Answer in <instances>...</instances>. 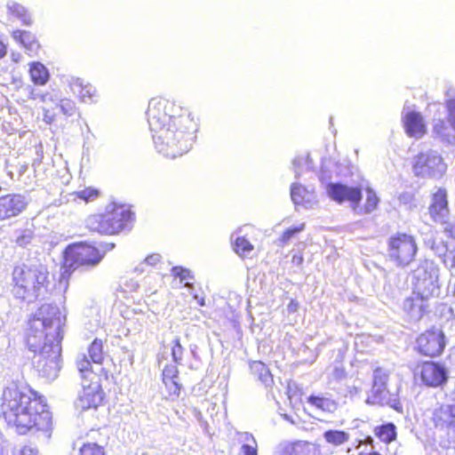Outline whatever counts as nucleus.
<instances>
[{"instance_id":"34","label":"nucleus","mask_w":455,"mask_h":455,"mask_svg":"<svg viewBox=\"0 0 455 455\" xmlns=\"http://www.w3.org/2000/svg\"><path fill=\"white\" fill-rule=\"evenodd\" d=\"M308 403L326 411H333L336 409V403L332 400L325 397L310 395L308 397Z\"/></svg>"},{"instance_id":"27","label":"nucleus","mask_w":455,"mask_h":455,"mask_svg":"<svg viewBox=\"0 0 455 455\" xmlns=\"http://www.w3.org/2000/svg\"><path fill=\"white\" fill-rule=\"evenodd\" d=\"M374 435L382 442L391 443L396 439V427L394 423L388 422L377 426L374 428Z\"/></svg>"},{"instance_id":"33","label":"nucleus","mask_w":455,"mask_h":455,"mask_svg":"<svg viewBox=\"0 0 455 455\" xmlns=\"http://www.w3.org/2000/svg\"><path fill=\"white\" fill-rule=\"evenodd\" d=\"M308 195L307 189L300 183H292L291 186V198L294 204H303L306 201V196Z\"/></svg>"},{"instance_id":"24","label":"nucleus","mask_w":455,"mask_h":455,"mask_svg":"<svg viewBox=\"0 0 455 455\" xmlns=\"http://www.w3.org/2000/svg\"><path fill=\"white\" fill-rule=\"evenodd\" d=\"M251 372L266 387L274 383L273 376L268 367L261 361H251L249 363Z\"/></svg>"},{"instance_id":"31","label":"nucleus","mask_w":455,"mask_h":455,"mask_svg":"<svg viewBox=\"0 0 455 455\" xmlns=\"http://www.w3.org/2000/svg\"><path fill=\"white\" fill-rule=\"evenodd\" d=\"M171 273L173 276L178 277L180 283H184V286L191 289L193 288V283L189 281L194 280L195 276L190 269L175 266L172 268Z\"/></svg>"},{"instance_id":"50","label":"nucleus","mask_w":455,"mask_h":455,"mask_svg":"<svg viewBox=\"0 0 455 455\" xmlns=\"http://www.w3.org/2000/svg\"><path fill=\"white\" fill-rule=\"evenodd\" d=\"M332 163L331 160H325L323 162V164H322V167H321V172H322V177L321 179L322 180H324V179H331V176L327 174V167L329 165H331Z\"/></svg>"},{"instance_id":"41","label":"nucleus","mask_w":455,"mask_h":455,"mask_svg":"<svg viewBox=\"0 0 455 455\" xmlns=\"http://www.w3.org/2000/svg\"><path fill=\"white\" fill-rule=\"evenodd\" d=\"M91 360H89L85 355H83V358L77 361V369L82 375V378L88 379L92 374V370L91 367Z\"/></svg>"},{"instance_id":"47","label":"nucleus","mask_w":455,"mask_h":455,"mask_svg":"<svg viewBox=\"0 0 455 455\" xmlns=\"http://www.w3.org/2000/svg\"><path fill=\"white\" fill-rule=\"evenodd\" d=\"M242 455H258L256 446H252L250 443H243L241 447Z\"/></svg>"},{"instance_id":"17","label":"nucleus","mask_w":455,"mask_h":455,"mask_svg":"<svg viewBox=\"0 0 455 455\" xmlns=\"http://www.w3.org/2000/svg\"><path fill=\"white\" fill-rule=\"evenodd\" d=\"M429 213L435 222H447L449 207L446 189L440 188L433 194Z\"/></svg>"},{"instance_id":"60","label":"nucleus","mask_w":455,"mask_h":455,"mask_svg":"<svg viewBox=\"0 0 455 455\" xmlns=\"http://www.w3.org/2000/svg\"><path fill=\"white\" fill-rule=\"evenodd\" d=\"M198 304H199L200 306H204V305H205V303H204V299L201 298L200 299H198Z\"/></svg>"},{"instance_id":"55","label":"nucleus","mask_w":455,"mask_h":455,"mask_svg":"<svg viewBox=\"0 0 455 455\" xmlns=\"http://www.w3.org/2000/svg\"><path fill=\"white\" fill-rule=\"evenodd\" d=\"M7 53V49L5 44L0 39V59L4 58Z\"/></svg>"},{"instance_id":"23","label":"nucleus","mask_w":455,"mask_h":455,"mask_svg":"<svg viewBox=\"0 0 455 455\" xmlns=\"http://www.w3.org/2000/svg\"><path fill=\"white\" fill-rule=\"evenodd\" d=\"M12 36L26 49L28 54L35 53L39 47L36 36L30 31L18 29L12 32Z\"/></svg>"},{"instance_id":"4","label":"nucleus","mask_w":455,"mask_h":455,"mask_svg":"<svg viewBox=\"0 0 455 455\" xmlns=\"http://www.w3.org/2000/svg\"><path fill=\"white\" fill-rule=\"evenodd\" d=\"M48 269L39 261L16 266L12 272L15 297L32 301L44 298L48 291Z\"/></svg>"},{"instance_id":"56","label":"nucleus","mask_w":455,"mask_h":455,"mask_svg":"<svg viewBox=\"0 0 455 455\" xmlns=\"http://www.w3.org/2000/svg\"><path fill=\"white\" fill-rule=\"evenodd\" d=\"M447 396L453 402H455V381L453 384V387L447 393Z\"/></svg>"},{"instance_id":"52","label":"nucleus","mask_w":455,"mask_h":455,"mask_svg":"<svg viewBox=\"0 0 455 455\" xmlns=\"http://www.w3.org/2000/svg\"><path fill=\"white\" fill-rule=\"evenodd\" d=\"M114 247H115V243H100L98 248L100 250L101 254H103V256H104L107 251H111Z\"/></svg>"},{"instance_id":"37","label":"nucleus","mask_w":455,"mask_h":455,"mask_svg":"<svg viewBox=\"0 0 455 455\" xmlns=\"http://www.w3.org/2000/svg\"><path fill=\"white\" fill-rule=\"evenodd\" d=\"M366 194L367 196L364 205V212L366 213H371L378 207L379 198L378 197L375 191L371 188H367Z\"/></svg>"},{"instance_id":"40","label":"nucleus","mask_w":455,"mask_h":455,"mask_svg":"<svg viewBox=\"0 0 455 455\" xmlns=\"http://www.w3.org/2000/svg\"><path fill=\"white\" fill-rule=\"evenodd\" d=\"M447 116L446 120L451 130L455 132V99H449L445 103Z\"/></svg>"},{"instance_id":"35","label":"nucleus","mask_w":455,"mask_h":455,"mask_svg":"<svg viewBox=\"0 0 455 455\" xmlns=\"http://www.w3.org/2000/svg\"><path fill=\"white\" fill-rule=\"evenodd\" d=\"M451 126L445 120H435L433 126L434 132L443 140H449L451 137Z\"/></svg>"},{"instance_id":"61","label":"nucleus","mask_w":455,"mask_h":455,"mask_svg":"<svg viewBox=\"0 0 455 455\" xmlns=\"http://www.w3.org/2000/svg\"><path fill=\"white\" fill-rule=\"evenodd\" d=\"M369 455H381V454L378 451H371L369 453Z\"/></svg>"},{"instance_id":"43","label":"nucleus","mask_w":455,"mask_h":455,"mask_svg":"<svg viewBox=\"0 0 455 455\" xmlns=\"http://www.w3.org/2000/svg\"><path fill=\"white\" fill-rule=\"evenodd\" d=\"M76 196L85 202L93 201L99 196V190L92 188H87L83 190L77 191Z\"/></svg>"},{"instance_id":"49","label":"nucleus","mask_w":455,"mask_h":455,"mask_svg":"<svg viewBox=\"0 0 455 455\" xmlns=\"http://www.w3.org/2000/svg\"><path fill=\"white\" fill-rule=\"evenodd\" d=\"M19 455H39L38 451L36 448H32L30 446H24Z\"/></svg>"},{"instance_id":"2","label":"nucleus","mask_w":455,"mask_h":455,"mask_svg":"<svg viewBox=\"0 0 455 455\" xmlns=\"http://www.w3.org/2000/svg\"><path fill=\"white\" fill-rule=\"evenodd\" d=\"M1 411L7 425L19 435L43 432L50 437L52 413L36 393L11 383L3 391Z\"/></svg>"},{"instance_id":"5","label":"nucleus","mask_w":455,"mask_h":455,"mask_svg":"<svg viewBox=\"0 0 455 455\" xmlns=\"http://www.w3.org/2000/svg\"><path fill=\"white\" fill-rule=\"evenodd\" d=\"M134 214L124 204H111L104 213L91 215L86 220V227L92 232L102 235H114L123 230H130Z\"/></svg>"},{"instance_id":"57","label":"nucleus","mask_w":455,"mask_h":455,"mask_svg":"<svg viewBox=\"0 0 455 455\" xmlns=\"http://www.w3.org/2000/svg\"><path fill=\"white\" fill-rule=\"evenodd\" d=\"M194 413H195V416L196 417V419L199 420V422L201 424H203L204 422L201 420L202 419V414L199 411H197L196 409L194 410Z\"/></svg>"},{"instance_id":"45","label":"nucleus","mask_w":455,"mask_h":455,"mask_svg":"<svg viewBox=\"0 0 455 455\" xmlns=\"http://www.w3.org/2000/svg\"><path fill=\"white\" fill-rule=\"evenodd\" d=\"M26 90L28 91V98L31 100H40L41 102H46L51 99V95L49 93H42L30 85H28Z\"/></svg>"},{"instance_id":"44","label":"nucleus","mask_w":455,"mask_h":455,"mask_svg":"<svg viewBox=\"0 0 455 455\" xmlns=\"http://www.w3.org/2000/svg\"><path fill=\"white\" fill-rule=\"evenodd\" d=\"M165 387L169 389V395L172 397H178L180 393L181 384L180 379L164 381Z\"/></svg>"},{"instance_id":"54","label":"nucleus","mask_w":455,"mask_h":455,"mask_svg":"<svg viewBox=\"0 0 455 455\" xmlns=\"http://www.w3.org/2000/svg\"><path fill=\"white\" fill-rule=\"evenodd\" d=\"M298 309H299V303L296 300L291 299L287 306L288 312L295 313Z\"/></svg>"},{"instance_id":"12","label":"nucleus","mask_w":455,"mask_h":455,"mask_svg":"<svg viewBox=\"0 0 455 455\" xmlns=\"http://www.w3.org/2000/svg\"><path fill=\"white\" fill-rule=\"evenodd\" d=\"M416 373L426 387L442 388L448 382L450 372L443 363L425 361L418 364Z\"/></svg>"},{"instance_id":"62","label":"nucleus","mask_w":455,"mask_h":455,"mask_svg":"<svg viewBox=\"0 0 455 455\" xmlns=\"http://www.w3.org/2000/svg\"><path fill=\"white\" fill-rule=\"evenodd\" d=\"M44 118L50 119V116H47V114L44 115Z\"/></svg>"},{"instance_id":"30","label":"nucleus","mask_w":455,"mask_h":455,"mask_svg":"<svg viewBox=\"0 0 455 455\" xmlns=\"http://www.w3.org/2000/svg\"><path fill=\"white\" fill-rule=\"evenodd\" d=\"M88 353L92 363L101 364L104 359L102 340L95 339L90 345Z\"/></svg>"},{"instance_id":"1","label":"nucleus","mask_w":455,"mask_h":455,"mask_svg":"<svg viewBox=\"0 0 455 455\" xmlns=\"http://www.w3.org/2000/svg\"><path fill=\"white\" fill-rule=\"evenodd\" d=\"M146 115L159 154L176 158L190 150L198 125L188 109L164 98H152Z\"/></svg>"},{"instance_id":"29","label":"nucleus","mask_w":455,"mask_h":455,"mask_svg":"<svg viewBox=\"0 0 455 455\" xmlns=\"http://www.w3.org/2000/svg\"><path fill=\"white\" fill-rule=\"evenodd\" d=\"M292 165L296 179H299L304 171H309L313 168V164L308 154L296 156L293 159Z\"/></svg>"},{"instance_id":"38","label":"nucleus","mask_w":455,"mask_h":455,"mask_svg":"<svg viewBox=\"0 0 455 455\" xmlns=\"http://www.w3.org/2000/svg\"><path fill=\"white\" fill-rule=\"evenodd\" d=\"M80 455H105L102 446L95 443H84L79 450Z\"/></svg>"},{"instance_id":"39","label":"nucleus","mask_w":455,"mask_h":455,"mask_svg":"<svg viewBox=\"0 0 455 455\" xmlns=\"http://www.w3.org/2000/svg\"><path fill=\"white\" fill-rule=\"evenodd\" d=\"M183 353L184 347L180 344V338H175L172 341V357L173 363L181 364Z\"/></svg>"},{"instance_id":"19","label":"nucleus","mask_w":455,"mask_h":455,"mask_svg":"<svg viewBox=\"0 0 455 455\" xmlns=\"http://www.w3.org/2000/svg\"><path fill=\"white\" fill-rule=\"evenodd\" d=\"M436 427L455 433V404H442L434 412Z\"/></svg>"},{"instance_id":"64","label":"nucleus","mask_w":455,"mask_h":455,"mask_svg":"<svg viewBox=\"0 0 455 455\" xmlns=\"http://www.w3.org/2000/svg\"><path fill=\"white\" fill-rule=\"evenodd\" d=\"M453 357L455 358V349H454V352H453Z\"/></svg>"},{"instance_id":"28","label":"nucleus","mask_w":455,"mask_h":455,"mask_svg":"<svg viewBox=\"0 0 455 455\" xmlns=\"http://www.w3.org/2000/svg\"><path fill=\"white\" fill-rule=\"evenodd\" d=\"M326 443L334 445L339 446L349 440V434L343 430H327L323 435Z\"/></svg>"},{"instance_id":"53","label":"nucleus","mask_w":455,"mask_h":455,"mask_svg":"<svg viewBox=\"0 0 455 455\" xmlns=\"http://www.w3.org/2000/svg\"><path fill=\"white\" fill-rule=\"evenodd\" d=\"M241 436H242V440L243 442H252L253 443L252 446H256L257 447L256 440H255L254 436L251 433L244 432V433H243L241 435Z\"/></svg>"},{"instance_id":"63","label":"nucleus","mask_w":455,"mask_h":455,"mask_svg":"<svg viewBox=\"0 0 455 455\" xmlns=\"http://www.w3.org/2000/svg\"><path fill=\"white\" fill-rule=\"evenodd\" d=\"M44 118L50 119V116H47V114L44 115Z\"/></svg>"},{"instance_id":"11","label":"nucleus","mask_w":455,"mask_h":455,"mask_svg":"<svg viewBox=\"0 0 455 455\" xmlns=\"http://www.w3.org/2000/svg\"><path fill=\"white\" fill-rule=\"evenodd\" d=\"M417 251L418 246L412 235L399 233L388 240V258L398 267L408 266Z\"/></svg>"},{"instance_id":"51","label":"nucleus","mask_w":455,"mask_h":455,"mask_svg":"<svg viewBox=\"0 0 455 455\" xmlns=\"http://www.w3.org/2000/svg\"><path fill=\"white\" fill-rule=\"evenodd\" d=\"M304 259L300 253H295L291 257V263L296 267H301L303 264Z\"/></svg>"},{"instance_id":"18","label":"nucleus","mask_w":455,"mask_h":455,"mask_svg":"<svg viewBox=\"0 0 455 455\" xmlns=\"http://www.w3.org/2000/svg\"><path fill=\"white\" fill-rule=\"evenodd\" d=\"M403 122L405 132L409 137L420 139L427 133V126L419 112L411 110L404 113L403 111Z\"/></svg>"},{"instance_id":"10","label":"nucleus","mask_w":455,"mask_h":455,"mask_svg":"<svg viewBox=\"0 0 455 455\" xmlns=\"http://www.w3.org/2000/svg\"><path fill=\"white\" fill-rule=\"evenodd\" d=\"M412 168L418 177L438 180L445 173L447 165L436 150L427 149L413 158Z\"/></svg>"},{"instance_id":"22","label":"nucleus","mask_w":455,"mask_h":455,"mask_svg":"<svg viewBox=\"0 0 455 455\" xmlns=\"http://www.w3.org/2000/svg\"><path fill=\"white\" fill-rule=\"evenodd\" d=\"M35 238V226L28 221L25 222L23 226L18 227L13 230L11 240L16 243L17 246L26 248L29 245Z\"/></svg>"},{"instance_id":"58","label":"nucleus","mask_w":455,"mask_h":455,"mask_svg":"<svg viewBox=\"0 0 455 455\" xmlns=\"http://www.w3.org/2000/svg\"><path fill=\"white\" fill-rule=\"evenodd\" d=\"M301 445L298 443H294L291 447V450H292V452H296V451L298 450V448H300Z\"/></svg>"},{"instance_id":"36","label":"nucleus","mask_w":455,"mask_h":455,"mask_svg":"<svg viewBox=\"0 0 455 455\" xmlns=\"http://www.w3.org/2000/svg\"><path fill=\"white\" fill-rule=\"evenodd\" d=\"M305 229V223H301L298 226H294L287 228L281 237L279 238L278 245L283 246L289 243V241L294 237L297 234L302 232Z\"/></svg>"},{"instance_id":"3","label":"nucleus","mask_w":455,"mask_h":455,"mask_svg":"<svg viewBox=\"0 0 455 455\" xmlns=\"http://www.w3.org/2000/svg\"><path fill=\"white\" fill-rule=\"evenodd\" d=\"M66 312L57 305L43 304L28 319L26 342L29 350H36L40 341L61 343L66 324Z\"/></svg>"},{"instance_id":"13","label":"nucleus","mask_w":455,"mask_h":455,"mask_svg":"<svg viewBox=\"0 0 455 455\" xmlns=\"http://www.w3.org/2000/svg\"><path fill=\"white\" fill-rule=\"evenodd\" d=\"M445 346V335L440 330L427 331L417 339V348L426 356L434 357L441 355Z\"/></svg>"},{"instance_id":"42","label":"nucleus","mask_w":455,"mask_h":455,"mask_svg":"<svg viewBox=\"0 0 455 455\" xmlns=\"http://www.w3.org/2000/svg\"><path fill=\"white\" fill-rule=\"evenodd\" d=\"M178 363H170L165 365L163 370V381L179 379Z\"/></svg>"},{"instance_id":"59","label":"nucleus","mask_w":455,"mask_h":455,"mask_svg":"<svg viewBox=\"0 0 455 455\" xmlns=\"http://www.w3.org/2000/svg\"><path fill=\"white\" fill-rule=\"evenodd\" d=\"M450 232L451 234V236H453L455 238V225L451 226Z\"/></svg>"},{"instance_id":"14","label":"nucleus","mask_w":455,"mask_h":455,"mask_svg":"<svg viewBox=\"0 0 455 455\" xmlns=\"http://www.w3.org/2000/svg\"><path fill=\"white\" fill-rule=\"evenodd\" d=\"M103 393L98 381L91 379L88 385L83 383V388L75 401L76 411L83 412L90 409H97L102 403Z\"/></svg>"},{"instance_id":"48","label":"nucleus","mask_w":455,"mask_h":455,"mask_svg":"<svg viewBox=\"0 0 455 455\" xmlns=\"http://www.w3.org/2000/svg\"><path fill=\"white\" fill-rule=\"evenodd\" d=\"M161 259V255L158 254V253H153L151 255H148L146 259H145V262L148 264V265H150V266H155L156 265Z\"/></svg>"},{"instance_id":"15","label":"nucleus","mask_w":455,"mask_h":455,"mask_svg":"<svg viewBox=\"0 0 455 455\" xmlns=\"http://www.w3.org/2000/svg\"><path fill=\"white\" fill-rule=\"evenodd\" d=\"M328 196L338 204L349 202L354 207L358 206L362 200V189L349 187L340 182H329L326 186Z\"/></svg>"},{"instance_id":"20","label":"nucleus","mask_w":455,"mask_h":455,"mask_svg":"<svg viewBox=\"0 0 455 455\" xmlns=\"http://www.w3.org/2000/svg\"><path fill=\"white\" fill-rule=\"evenodd\" d=\"M70 90L79 96L84 103L92 104L97 101V90L91 84H84L81 78L72 77L68 81Z\"/></svg>"},{"instance_id":"32","label":"nucleus","mask_w":455,"mask_h":455,"mask_svg":"<svg viewBox=\"0 0 455 455\" xmlns=\"http://www.w3.org/2000/svg\"><path fill=\"white\" fill-rule=\"evenodd\" d=\"M234 251L242 258L249 257L253 245L243 236H238L234 243Z\"/></svg>"},{"instance_id":"26","label":"nucleus","mask_w":455,"mask_h":455,"mask_svg":"<svg viewBox=\"0 0 455 455\" xmlns=\"http://www.w3.org/2000/svg\"><path fill=\"white\" fill-rule=\"evenodd\" d=\"M8 13L17 18L25 26H30L33 22L30 13L27 8L22 4L15 2L9 1L6 4Z\"/></svg>"},{"instance_id":"21","label":"nucleus","mask_w":455,"mask_h":455,"mask_svg":"<svg viewBox=\"0 0 455 455\" xmlns=\"http://www.w3.org/2000/svg\"><path fill=\"white\" fill-rule=\"evenodd\" d=\"M425 300L427 299L421 298L419 294L413 291L411 296L403 300V309L411 320L419 321L425 312Z\"/></svg>"},{"instance_id":"7","label":"nucleus","mask_w":455,"mask_h":455,"mask_svg":"<svg viewBox=\"0 0 455 455\" xmlns=\"http://www.w3.org/2000/svg\"><path fill=\"white\" fill-rule=\"evenodd\" d=\"M103 259L100 250L86 243L68 245L64 251V267L75 270L78 267L90 269L100 264Z\"/></svg>"},{"instance_id":"6","label":"nucleus","mask_w":455,"mask_h":455,"mask_svg":"<svg viewBox=\"0 0 455 455\" xmlns=\"http://www.w3.org/2000/svg\"><path fill=\"white\" fill-rule=\"evenodd\" d=\"M30 351L36 354L33 364L39 376L49 381L54 380L61 368V343L40 341L38 349Z\"/></svg>"},{"instance_id":"46","label":"nucleus","mask_w":455,"mask_h":455,"mask_svg":"<svg viewBox=\"0 0 455 455\" xmlns=\"http://www.w3.org/2000/svg\"><path fill=\"white\" fill-rule=\"evenodd\" d=\"M60 108L62 113L68 116H73L76 110L75 103L70 100H62Z\"/></svg>"},{"instance_id":"8","label":"nucleus","mask_w":455,"mask_h":455,"mask_svg":"<svg viewBox=\"0 0 455 455\" xmlns=\"http://www.w3.org/2000/svg\"><path fill=\"white\" fill-rule=\"evenodd\" d=\"M388 374L381 369L377 368L373 371L372 387L371 393L365 400L368 405L389 406L398 412H402L403 405L395 394L390 393L387 389Z\"/></svg>"},{"instance_id":"16","label":"nucleus","mask_w":455,"mask_h":455,"mask_svg":"<svg viewBox=\"0 0 455 455\" xmlns=\"http://www.w3.org/2000/svg\"><path fill=\"white\" fill-rule=\"evenodd\" d=\"M28 199L21 194H8L0 196V220L20 215L28 205Z\"/></svg>"},{"instance_id":"9","label":"nucleus","mask_w":455,"mask_h":455,"mask_svg":"<svg viewBox=\"0 0 455 455\" xmlns=\"http://www.w3.org/2000/svg\"><path fill=\"white\" fill-rule=\"evenodd\" d=\"M414 291L423 299L438 296L440 293L438 276L439 269L433 261L424 260L414 270Z\"/></svg>"},{"instance_id":"25","label":"nucleus","mask_w":455,"mask_h":455,"mask_svg":"<svg viewBox=\"0 0 455 455\" xmlns=\"http://www.w3.org/2000/svg\"><path fill=\"white\" fill-rule=\"evenodd\" d=\"M29 76L36 85H44L50 79L48 68L41 62L34 61L29 64Z\"/></svg>"}]
</instances>
